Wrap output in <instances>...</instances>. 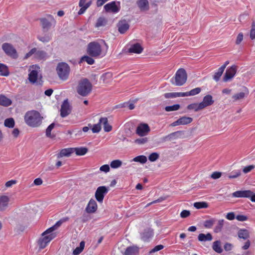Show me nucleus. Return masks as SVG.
Here are the masks:
<instances>
[{"label": "nucleus", "instance_id": "nucleus-1", "mask_svg": "<svg viewBox=\"0 0 255 255\" xmlns=\"http://www.w3.org/2000/svg\"><path fill=\"white\" fill-rule=\"evenodd\" d=\"M43 117L40 113L34 110L28 111L24 116V121L29 127L32 128L38 127L42 123Z\"/></svg>", "mask_w": 255, "mask_h": 255}, {"label": "nucleus", "instance_id": "nucleus-2", "mask_svg": "<svg viewBox=\"0 0 255 255\" xmlns=\"http://www.w3.org/2000/svg\"><path fill=\"white\" fill-rule=\"evenodd\" d=\"M92 85L87 78L81 80L77 88V93L83 97L87 96L92 91Z\"/></svg>", "mask_w": 255, "mask_h": 255}, {"label": "nucleus", "instance_id": "nucleus-3", "mask_svg": "<svg viewBox=\"0 0 255 255\" xmlns=\"http://www.w3.org/2000/svg\"><path fill=\"white\" fill-rule=\"evenodd\" d=\"M87 52L91 57H99L102 53L101 46L98 42H90L87 46Z\"/></svg>", "mask_w": 255, "mask_h": 255}, {"label": "nucleus", "instance_id": "nucleus-4", "mask_svg": "<svg viewBox=\"0 0 255 255\" xmlns=\"http://www.w3.org/2000/svg\"><path fill=\"white\" fill-rule=\"evenodd\" d=\"M70 70L69 66L65 62L59 63L56 68L58 75L63 81H65L68 78Z\"/></svg>", "mask_w": 255, "mask_h": 255}, {"label": "nucleus", "instance_id": "nucleus-5", "mask_svg": "<svg viewBox=\"0 0 255 255\" xmlns=\"http://www.w3.org/2000/svg\"><path fill=\"white\" fill-rule=\"evenodd\" d=\"M187 76L185 69L180 68L177 70L174 77V81L173 79L171 80V83L176 86H182L187 81Z\"/></svg>", "mask_w": 255, "mask_h": 255}, {"label": "nucleus", "instance_id": "nucleus-6", "mask_svg": "<svg viewBox=\"0 0 255 255\" xmlns=\"http://www.w3.org/2000/svg\"><path fill=\"white\" fill-rule=\"evenodd\" d=\"M1 47L5 53L8 56L14 59H16L18 57L16 50L11 44L4 43L2 44Z\"/></svg>", "mask_w": 255, "mask_h": 255}, {"label": "nucleus", "instance_id": "nucleus-7", "mask_svg": "<svg viewBox=\"0 0 255 255\" xmlns=\"http://www.w3.org/2000/svg\"><path fill=\"white\" fill-rule=\"evenodd\" d=\"M34 54V57L39 60L46 59L47 56V53L43 50H37L36 48L31 49L25 56V58H28L32 55Z\"/></svg>", "mask_w": 255, "mask_h": 255}, {"label": "nucleus", "instance_id": "nucleus-8", "mask_svg": "<svg viewBox=\"0 0 255 255\" xmlns=\"http://www.w3.org/2000/svg\"><path fill=\"white\" fill-rule=\"evenodd\" d=\"M55 236L53 234H50L48 235H45L42 236L38 240L37 243L40 249H43L46 247L47 244L49 243L53 239L55 238Z\"/></svg>", "mask_w": 255, "mask_h": 255}, {"label": "nucleus", "instance_id": "nucleus-9", "mask_svg": "<svg viewBox=\"0 0 255 255\" xmlns=\"http://www.w3.org/2000/svg\"><path fill=\"white\" fill-rule=\"evenodd\" d=\"M108 188L102 186L98 187L95 192V198L100 203H102L105 195L108 192Z\"/></svg>", "mask_w": 255, "mask_h": 255}, {"label": "nucleus", "instance_id": "nucleus-10", "mask_svg": "<svg viewBox=\"0 0 255 255\" xmlns=\"http://www.w3.org/2000/svg\"><path fill=\"white\" fill-rule=\"evenodd\" d=\"M237 70V66L236 65H232L231 67L228 68L224 75L223 81L227 82L230 81L235 75Z\"/></svg>", "mask_w": 255, "mask_h": 255}, {"label": "nucleus", "instance_id": "nucleus-11", "mask_svg": "<svg viewBox=\"0 0 255 255\" xmlns=\"http://www.w3.org/2000/svg\"><path fill=\"white\" fill-rule=\"evenodd\" d=\"M28 80L32 84L35 83L36 85L41 86L43 85V81L41 78L38 80V72L36 70H32L28 74Z\"/></svg>", "mask_w": 255, "mask_h": 255}, {"label": "nucleus", "instance_id": "nucleus-12", "mask_svg": "<svg viewBox=\"0 0 255 255\" xmlns=\"http://www.w3.org/2000/svg\"><path fill=\"white\" fill-rule=\"evenodd\" d=\"M71 112V106L68 102V99H66L64 101L61 105L60 115L63 118L66 117L70 114Z\"/></svg>", "mask_w": 255, "mask_h": 255}, {"label": "nucleus", "instance_id": "nucleus-13", "mask_svg": "<svg viewBox=\"0 0 255 255\" xmlns=\"http://www.w3.org/2000/svg\"><path fill=\"white\" fill-rule=\"evenodd\" d=\"M150 131V128L146 124H140L136 128V133L138 135L143 136L146 135Z\"/></svg>", "mask_w": 255, "mask_h": 255}, {"label": "nucleus", "instance_id": "nucleus-14", "mask_svg": "<svg viewBox=\"0 0 255 255\" xmlns=\"http://www.w3.org/2000/svg\"><path fill=\"white\" fill-rule=\"evenodd\" d=\"M69 218L68 217H65L61 219L59 221H58L54 226L49 228L47 230H46L45 232L42 233V236H44L45 235H48L51 233H52L54 230H56L59 227H60L62 223L68 221Z\"/></svg>", "mask_w": 255, "mask_h": 255}, {"label": "nucleus", "instance_id": "nucleus-15", "mask_svg": "<svg viewBox=\"0 0 255 255\" xmlns=\"http://www.w3.org/2000/svg\"><path fill=\"white\" fill-rule=\"evenodd\" d=\"M141 239L145 242H147L149 241L153 235V230L151 228L145 229L142 233L140 234Z\"/></svg>", "mask_w": 255, "mask_h": 255}, {"label": "nucleus", "instance_id": "nucleus-16", "mask_svg": "<svg viewBox=\"0 0 255 255\" xmlns=\"http://www.w3.org/2000/svg\"><path fill=\"white\" fill-rule=\"evenodd\" d=\"M118 27V30L121 34L125 33L129 27V25L126 20L124 19L120 20L117 25Z\"/></svg>", "mask_w": 255, "mask_h": 255}, {"label": "nucleus", "instance_id": "nucleus-17", "mask_svg": "<svg viewBox=\"0 0 255 255\" xmlns=\"http://www.w3.org/2000/svg\"><path fill=\"white\" fill-rule=\"evenodd\" d=\"M214 103V101L213 100L212 96L211 95H207L203 98V101L200 103L203 109L207 107L213 105Z\"/></svg>", "mask_w": 255, "mask_h": 255}, {"label": "nucleus", "instance_id": "nucleus-18", "mask_svg": "<svg viewBox=\"0 0 255 255\" xmlns=\"http://www.w3.org/2000/svg\"><path fill=\"white\" fill-rule=\"evenodd\" d=\"M136 3L141 11H147L149 9V4L148 0H137Z\"/></svg>", "mask_w": 255, "mask_h": 255}, {"label": "nucleus", "instance_id": "nucleus-19", "mask_svg": "<svg viewBox=\"0 0 255 255\" xmlns=\"http://www.w3.org/2000/svg\"><path fill=\"white\" fill-rule=\"evenodd\" d=\"M97 209V204L96 202L93 199H91L86 208V211L88 213H93L96 211Z\"/></svg>", "mask_w": 255, "mask_h": 255}, {"label": "nucleus", "instance_id": "nucleus-20", "mask_svg": "<svg viewBox=\"0 0 255 255\" xmlns=\"http://www.w3.org/2000/svg\"><path fill=\"white\" fill-rule=\"evenodd\" d=\"M251 191L250 190L244 191H237L232 194L233 197L238 198H248L250 196Z\"/></svg>", "mask_w": 255, "mask_h": 255}, {"label": "nucleus", "instance_id": "nucleus-21", "mask_svg": "<svg viewBox=\"0 0 255 255\" xmlns=\"http://www.w3.org/2000/svg\"><path fill=\"white\" fill-rule=\"evenodd\" d=\"M143 51V48L138 43L133 44L131 45L129 48L128 49V53H134L139 54Z\"/></svg>", "mask_w": 255, "mask_h": 255}, {"label": "nucleus", "instance_id": "nucleus-22", "mask_svg": "<svg viewBox=\"0 0 255 255\" xmlns=\"http://www.w3.org/2000/svg\"><path fill=\"white\" fill-rule=\"evenodd\" d=\"M104 8L107 11H112L113 12H117L120 10L116 5L115 1H112L106 4L104 6Z\"/></svg>", "mask_w": 255, "mask_h": 255}, {"label": "nucleus", "instance_id": "nucleus-23", "mask_svg": "<svg viewBox=\"0 0 255 255\" xmlns=\"http://www.w3.org/2000/svg\"><path fill=\"white\" fill-rule=\"evenodd\" d=\"M9 199L7 196H0V211L4 210L8 206Z\"/></svg>", "mask_w": 255, "mask_h": 255}, {"label": "nucleus", "instance_id": "nucleus-24", "mask_svg": "<svg viewBox=\"0 0 255 255\" xmlns=\"http://www.w3.org/2000/svg\"><path fill=\"white\" fill-rule=\"evenodd\" d=\"M100 123L103 125L105 131L109 132L112 130V127L108 123V120L107 118H101L100 119Z\"/></svg>", "mask_w": 255, "mask_h": 255}, {"label": "nucleus", "instance_id": "nucleus-25", "mask_svg": "<svg viewBox=\"0 0 255 255\" xmlns=\"http://www.w3.org/2000/svg\"><path fill=\"white\" fill-rule=\"evenodd\" d=\"M212 235L211 233H207V234L201 233L198 236V240L200 242L211 241L212 240Z\"/></svg>", "mask_w": 255, "mask_h": 255}, {"label": "nucleus", "instance_id": "nucleus-26", "mask_svg": "<svg viewBox=\"0 0 255 255\" xmlns=\"http://www.w3.org/2000/svg\"><path fill=\"white\" fill-rule=\"evenodd\" d=\"M238 236L240 239H243L244 240H247L250 237L249 232L246 229H240L238 232Z\"/></svg>", "mask_w": 255, "mask_h": 255}, {"label": "nucleus", "instance_id": "nucleus-27", "mask_svg": "<svg viewBox=\"0 0 255 255\" xmlns=\"http://www.w3.org/2000/svg\"><path fill=\"white\" fill-rule=\"evenodd\" d=\"M12 101L10 99H8L3 95H0V105L8 107L11 105Z\"/></svg>", "mask_w": 255, "mask_h": 255}, {"label": "nucleus", "instance_id": "nucleus-28", "mask_svg": "<svg viewBox=\"0 0 255 255\" xmlns=\"http://www.w3.org/2000/svg\"><path fill=\"white\" fill-rule=\"evenodd\" d=\"M72 153H73V148H64L60 151L58 155V157L59 158L63 156L68 157Z\"/></svg>", "mask_w": 255, "mask_h": 255}, {"label": "nucleus", "instance_id": "nucleus-29", "mask_svg": "<svg viewBox=\"0 0 255 255\" xmlns=\"http://www.w3.org/2000/svg\"><path fill=\"white\" fill-rule=\"evenodd\" d=\"M88 149L87 147H81L73 148V152H75L77 155H84L88 152Z\"/></svg>", "mask_w": 255, "mask_h": 255}, {"label": "nucleus", "instance_id": "nucleus-30", "mask_svg": "<svg viewBox=\"0 0 255 255\" xmlns=\"http://www.w3.org/2000/svg\"><path fill=\"white\" fill-rule=\"evenodd\" d=\"M9 74L8 67L4 64L0 63V75L7 76Z\"/></svg>", "mask_w": 255, "mask_h": 255}, {"label": "nucleus", "instance_id": "nucleus-31", "mask_svg": "<svg viewBox=\"0 0 255 255\" xmlns=\"http://www.w3.org/2000/svg\"><path fill=\"white\" fill-rule=\"evenodd\" d=\"M182 133V131H177L169 134L164 137L165 140H170L181 135Z\"/></svg>", "mask_w": 255, "mask_h": 255}, {"label": "nucleus", "instance_id": "nucleus-32", "mask_svg": "<svg viewBox=\"0 0 255 255\" xmlns=\"http://www.w3.org/2000/svg\"><path fill=\"white\" fill-rule=\"evenodd\" d=\"M42 28L43 29H48L50 28L53 22H50L48 19L46 18H42L40 19Z\"/></svg>", "mask_w": 255, "mask_h": 255}, {"label": "nucleus", "instance_id": "nucleus-33", "mask_svg": "<svg viewBox=\"0 0 255 255\" xmlns=\"http://www.w3.org/2000/svg\"><path fill=\"white\" fill-rule=\"evenodd\" d=\"M212 248L217 253H221L223 252V249L221 247V242L220 241H216L213 244Z\"/></svg>", "mask_w": 255, "mask_h": 255}, {"label": "nucleus", "instance_id": "nucleus-34", "mask_svg": "<svg viewBox=\"0 0 255 255\" xmlns=\"http://www.w3.org/2000/svg\"><path fill=\"white\" fill-rule=\"evenodd\" d=\"M187 108L188 110H194L195 112H197L199 110L203 109L200 103H199V104H197V103L191 104L187 107Z\"/></svg>", "mask_w": 255, "mask_h": 255}, {"label": "nucleus", "instance_id": "nucleus-35", "mask_svg": "<svg viewBox=\"0 0 255 255\" xmlns=\"http://www.w3.org/2000/svg\"><path fill=\"white\" fill-rule=\"evenodd\" d=\"M138 250L136 248L133 247H128L125 252L124 255H135Z\"/></svg>", "mask_w": 255, "mask_h": 255}, {"label": "nucleus", "instance_id": "nucleus-36", "mask_svg": "<svg viewBox=\"0 0 255 255\" xmlns=\"http://www.w3.org/2000/svg\"><path fill=\"white\" fill-rule=\"evenodd\" d=\"M5 127L8 128H13L15 125V122L13 118H10L5 120L4 122Z\"/></svg>", "mask_w": 255, "mask_h": 255}, {"label": "nucleus", "instance_id": "nucleus-37", "mask_svg": "<svg viewBox=\"0 0 255 255\" xmlns=\"http://www.w3.org/2000/svg\"><path fill=\"white\" fill-rule=\"evenodd\" d=\"M85 247V242L82 241L80 243V246L77 247L73 252L74 255H79L84 250Z\"/></svg>", "mask_w": 255, "mask_h": 255}, {"label": "nucleus", "instance_id": "nucleus-38", "mask_svg": "<svg viewBox=\"0 0 255 255\" xmlns=\"http://www.w3.org/2000/svg\"><path fill=\"white\" fill-rule=\"evenodd\" d=\"M181 125H185L191 123L193 121V119L190 117L183 116L179 118Z\"/></svg>", "mask_w": 255, "mask_h": 255}, {"label": "nucleus", "instance_id": "nucleus-39", "mask_svg": "<svg viewBox=\"0 0 255 255\" xmlns=\"http://www.w3.org/2000/svg\"><path fill=\"white\" fill-rule=\"evenodd\" d=\"M112 74L111 73L107 72L104 73L101 76L100 80L104 83H107L109 82V80L111 79Z\"/></svg>", "mask_w": 255, "mask_h": 255}, {"label": "nucleus", "instance_id": "nucleus-40", "mask_svg": "<svg viewBox=\"0 0 255 255\" xmlns=\"http://www.w3.org/2000/svg\"><path fill=\"white\" fill-rule=\"evenodd\" d=\"M224 220L223 219L219 220L216 227L214 228V232L218 233L220 232L224 226Z\"/></svg>", "mask_w": 255, "mask_h": 255}, {"label": "nucleus", "instance_id": "nucleus-41", "mask_svg": "<svg viewBox=\"0 0 255 255\" xmlns=\"http://www.w3.org/2000/svg\"><path fill=\"white\" fill-rule=\"evenodd\" d=\"M224 71V70L223 68L220 67L218 69V71L216 72L214 75L213 76V79L215 80L216 82H218L220 80V78L222 75L223 74Z\"/></svg>", "mask_w": 255, "mask_h": 255}, {"label": "nucleus", "instance_id": "nucleus-42", "mask_svg": "<svg viewBox=\"0 0 255 255\" xmlns=\"http://www.w3.org/2000/svg\"><path fill=\"white\" fill-rule=\"evenodd\" d=\"M132 161L144 164L147 161V158L144 155H139L134 157L132 159Z\"/></svg>", "mask_w": 255, "mask_h": 255}, {"label": "nucleus", "instance_id": "nucleus-43", "mask_svg": "<svg viewBox=\"0 0 255 255\" xmlns=\"http://www.w3.org/2000/svg\"><path fill=\"white\" fill-rule=\"evenodd\" d=\"M194 207L196 209L207 208L208 205L205 202H198L194 203Z\"/></svg>", "mask_w": 255, "mask_h": 255}, {"label": "nucleus", "instance_id": "nucleus-44", "mask_svg": "<svg viewBox=\"0 0 255 255\" xmlns=\"http://www.w3.org/2000/svg\"><path fill=\"white\" fill-rule=\"evenodd\" d=\"M37 39L39 41H40L43 43H46V42H48L51 40V37L50 35L47 34L44 35L43 36L38 35Z\"/></svg>", "mask_w": 255, "mask_h": 255}, {"label": "nucleus", "instance_id": "nucleus-45", "mask_svg": "<svg viewBox=\"0 0 255 255\" xmlns=\"http://www.w3.org/2000/svg\"><path fill=\"white\" fill-rule=\"evenodd\" d=\"M93 57L89 56H84L81 59V62L86 61L88 64L92 65L94 63L95 61L92 58Z\"/></svg>", "mask_w": 255, "mask_h": 255}, {"label": "nucleus", "instance_id": "nucleus-46", "mask_svg": "<svg viewBox=\"0 0 255 255\" xmlns=\"http://www.w3.org/2000/svg\"><path fill=\"white\" fill-rule=\"evenodd\" d=\"M180 107V105L175 104L172 106L165 107V110L166 112L175 111H177L178 110H179Z\"/></svg>", "mask_w": 255, "mask_h": 255}, {"label": "nucleus", "instance_id": "nucleus-47", "mask_svg": "<svg viewBox=\"0 0 255 255\" xmlns=\"http://www.w3.org/2000/svg\"><path fill=\"white\" fill-rule=\"evenodd\" d=\"M106 20L104 17H99L97 21L95 24V26L97 27H99L102 26H104L106 24Z\"/></svg>", "mask_w": 255, "mask_h": 255}, {"label": "nucleus", "instance_id": "nucleus-48", "mask_svg": "<svg viewBox=\"0 0 255 255\" xmlns=\"http://www.w3.org/2000/svg\"><path fill=\"white\" fill-rule=\"evenodd\" d=\"M215 220L212 219L204 221L203 225L205 228H211L215 223Z\"/></svg>", "mask_w": 255, "mask_h": 255}, {"label": "nucleus", "instance_id": "nucleus-49", "mask_svg": "<svg viewBox=\"0 0 255 255\" xmlns=\"http://www.w3.org/2000/svg\"><path fill=\"white\" fill-rule=\"evenodd\" d=\"M55 127V124L52 123L50 124L46 129V135L50 138H53L54 136H52L51 134V131Z\"/></svg>", "mask_w": 255, "mask_h": 255}, {"label": "nucleus", "instance_id": "nucleus-50", "mask_svg": "<svg viewBox=\"0 0 255 255\" xmlns=\"http://www.w3.org/2000/svg\"><path fill=\"white\" fill-rule=\"evenodd\" d=\"M122 164V162L119 159L114 160L111 162L110 166L112 168H117Z\"/></svg>", "mask_w": 255, "mask_h": 255}, {"label": "nucleus", "instance_id": "nucleus-51", "mask_svg": "<svg viewBox=\"0 0 255 255\" xmlns=\"http://www.w3.org/2000/svg\"><path fill=\"white\" fill-rule=\"evenodd\" d=\"M91 3L92 1H89L85 4L84 6H80L81 8L80 9L78 12V14L81 15L84 13L85 10L91 5Z\"/></svg>", "mask_w": 255, "mask_h": 255}, {"label": "nucleus", "instance_id": "nucleus-52", "mask_svg": "<svg viewBox=\"0 0 255 255\" xmlns=\"http://www.w3.org/2000/svg\"><path fill=\"white\" fill-rule=\"evenodd\" d=\"M241 174V170H237L233 171L232 172H231V173L230 174V175H229L228 177L230 179L236 178L239 177V176H240Z\"/></svg>", "mask_w": 255, "mask_h": 255}, {"label": "nucleus", "instance_id": "nucleus-53", "mask_svg": "<svg viewBox=\"0 0 255 255\" xmlns=\"http://www.w3.org/2000/svg\"><path fill=\"white\" fill-rule=\"evenodd\" d=\"M246 94L244 92H240L233 96L232 98L235 101L243 99L245 98Z\"/></svg>", "mask_w": 255, "mask_h": 255}, {"label": "nucleus", "instance_id": "nucleus-54", "mask_svg": "<svg viewBox=\"0 0 255 255\" xmlns=\"http://www.w3.org/2000/svg\"><path fill=\"white\" fill-rule=\"evenodd\" d=\"M101 124L100 123V122L97 124L94 125L92 128V132L93 133L99 132L101 129Z\"/></svg>", "mask_w": 255, "mask_h": 255}, {"label": "nucleus", "instance_id": "nucleus-55", "mask_svg": "<svg viewBox=\"0 0 255 255\" xmlns=\"http://www.w3.org/2000/svg\"><path fill=\"white\" fill-rule=\"evenodd\" d=\"M159 157V154L156 152H153L151 153L148 156V159L151 161L154 162L156 161Z\"/></svg>", "mask_w": 255, "mask_h": 255}, {"label": "nucleus", "instance_id": "nucleus-56", "mask_svg": "<svg viewBox=\"0 0 255 255\" xmlns=\"http://www.w3.org/2000/svg\"><path fill=\"white\" fill-rule=\"evenodd\" d=\"M200 92L201 88L198 87L191 90L189 92H188V94L189 96H194L199 94Z\"/></svg>", "mask_w": 255, "mask_h": 255}, {"label": "nucleus", "instance_id": "nucleus-57", "mask_svg": "<svg viewBox=\"0 0 255 255\" xmlns=\"http://www.w3.org/2000/svg\"><path fill=\"white\" fill-rule=\"evenodd\" d=\"M250 38L251 39H255V23H252V28L250 31Z\"/></svg>", "mask_w": 255, "mask_h": 255}, {"label": "nucleus", "instance_id": "nucleus-58", "mask_svg": "<svg viewBox=\"0 0 255 255\" xmlns=\"http://www.w3.org/2000/svg\"><path fill=\"white\" fill-rule=\"evenodd\" d=\"M147 140L148 139L147 137H142L135 139L134 142L136 143L142 144L146 143L147 141Z\"/></svg>", "mask_w": 255, "mask_h": 255}, {"label": "nucleus", "instance_id": "nucleus-59", "mask_svg": "<svg viewBox=\"0 0 255 255\" xmlns=\"http://www.w3.org/2000/svg\"><path fill=\"white\" fill-rule=\"evenodd\" d=\"M164 96L166 99L176 98V92L166 93L164 94Z\"/></svg>", "mask_w": 255, "mask_h": 255}, {"label": "nucleus", "instance_id": "nucleus-60", "mask_svg": "<svg viewBox=\"0 0 255 255\" xmlns=\"http://www.w3.org/2000/svg\"><path fill=\"white\" fill-rule=\"evenodd\" d=\"M255 167V166L254 165H249V166H247L244 167L243 168V171L245 173H247L250 172Z\"/></svg>", "mask_w": 255, "mask_h": 255}, {"label": "nucleus", "instance_id": "nucleus-61", "mask_svg": "<svg viewBox=\"0 0 255 255\" xmlns=\"http://www.w3.org/2000/svg\"><path fill=\"white\" fill-rule=\"evenodd\" d=\"M164 248V246L162 245H159L156 246L153 249L151 250L150 252V253H155L156 252L159 251L162 249H163Z\"/></svg>", "mask_w": 255, "mask_h": 255}, {"label": "nucleus", "instance_id": "nucleus-62", "mask_svg": "<svg viewBox=\"0 0 255 255\" xmlns=\"http://www.w3.org/2000/svg\"><path fill=\"white\" fill-rule=\"evenodd\" d=\"M190 215V212L188 210H183L180 213V216L182 218H185Z\"/></svg>", "mask_w": 255, "mask_h": 255}, {"label": "nucleus", "instance_id": "nucleus-63", "mask_svg": "<svg viewBox=\"0 0 255 255\" xmlns=\"http://www.w3.org/2000/svg\"><path fill=\"white\" fill-rule=\"evenodd\" d=\"M222 173L220 172H214L211 175V177L214 179L219 178L221 176Z\"/></svg>", "mask_w": 255, "mask_h": 255}, {"label": "nucleus", "instance_id": "nucleus-64", "mask_svg": "<svg viewBox=\"0 0 255 255\" xmlns=\"http://www.w3.org/2000/svg\"><path fill=\"white\" fill-rule=\"evenodd\" d=\"M100 170L106 173L110 171V167L108 164H105L100 167Z\"/></svg>", "mask_w": 255, "mask_h": 255}]
</instances>
